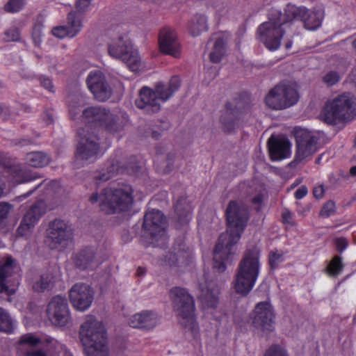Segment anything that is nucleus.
Listing matches in <instances>:
<instances>
[{"instance_id": "12", "label": "nucleus", "mask_w": 356, "mask_h": 356, "mask_svg": "<svg viewBox=\"0 0 356 356\" xmlns=\"http://www.w3.org/2000/svg\"><path fill=\"white\" fill-rule=\"evenodd\" d=\"M72 236L70 227L65 221L56 219L47 229L45 243L51 250L62 251L72 242Z\"/></svg>"}, {"instance_id": "3", "label": "nucleus", "mask_w": 356, "mask_h": 356, "mask_svg": "<svg viewBox=\"0 0 356 356\" xmlns=\"http://www.w3.org/2000/svg\"><path fill=\"white\" fill-rule=\"evenodd\" d=\"M261 250L257 246L246 249L240 261L234 287L236 293L247 295L254 287L261 269Z\"/></svg>"}, {"instance_id": "11", "label": "nucleus", "mask_w": 356, "mask_h": 356, "mask_svg": "<svg viewBox=\"0 0 356 356\" xmlns=\"http://www.w3.org/2000/svg\"><path fill=\"white\" fill-rule=\"evenodd\" d=\"M284 9L287 19H289L291 24L294 21L300 20L303 22L305 28L309 31L318 29L325 17L324 10L321 6L308 10L305 6H297L289 3Z\"/></svg>"}, {"instance_id": "42", "label": "nucleus", "mask_w": 356, "mask_h": 356, "mask_svg": "<svg viewBox=\"0 0 356 356\" xmlns=\"http://www.w3.org/2000/svg\"><path fill=\"white\" fill-rule=\"evenodd\" d=\"M25 4L24 0H9L4 6L8 13H17L21 10Z\"/></svg>"}, {"instance_id": "51", "label": "nucleus", "mask_w": 356, "mask_h": 356, "mask_svg": "<svg viewBox=\"0 0 356 356\" xmlns=\"http://www.w3.org/2000/svg\"><path fill=\"white\" fill-rule=\"evenodd\" d=\"M91 0H77L75 3L76 8L79 13H85L88 10Z\"/></svg>"}, {"instance_id": "20", "label": "nucleus", "mask_w": 356, "mask_h": 356, "mask_svg": "<svg viewBox=\"0 0 356 356\" xmlns=\"http://www.w3.org/2000/svg\"><path fill=\"white\" fill-rule=\"evenodd\" d=\"M81 117L87 122L98 124L109 131H116L115 118L112 113L104 108L91 106L84 109Z\"/></svg>"}, {"instance_id": "32", "label": "nucleus", "mask_w": 356, "mask_h": 356, "mask_svg": "<svg viewBox=\"0 0 356 356\" xmlns=\"http://www.w3.org/2000/svg\"><path fill=\"white\" fill-rule=\"evenodd\" d=\"M220 121L224 130L231 132L238 126V113L227 106L225 113L221 116Z\"/></svg>"}, {"instance_id": "57", "label": "nucleus", "mask_w": 356, "mask_h": 356, "mask_svg": "<svg viewBox=\"0 0 356 356\" xmlns=\"http://www.w3.org/2000/svg\"><path fill=\"white\" fill-rule=\"evenodd\" d=\"M41 85L49 92H53L54 86L49 78H42L40 81Z\"/></svg>"}, {"instance_id": "2", "label": "nucleus", "mask_w": 356, "mask_h": 356, "mask_svg": "<svg viewBox=\"0 0 356 356\" xmlns=\"http://www.w3.org/2000/svg\"><path fill=\"white\" fill-rule=\"evenodd\" d=\"M286 12L271 8L266 22L261 23L257 29L256 39L269 51L277 50L286 33V29L291 25L287 19Z\"/></svg>"}, {"instance_id": "58", "label": "nucleus", "mask_w": 356, "mask_h": 356, "mask_svg": "<svg viewBox=\"0 0 356 356\" xmlns=\"http://www.w3.org/2000/svg\"><path fill=\"white\" fill-rule=\"evenodd\" d=\"M248 198L254 204L259 205L262 201V195L261 193H257L252 197V195H249Z\"/></svg>"}, {"instance_id": "8", "label": "nucleus", "mask_w": 356, "mask_h": 356, "mask_svg": "<svg viewBox=\"0 0 356 356\" xmlns=\"http://www.w3.org/2000/svg\"><path fill=\"white\" fill-rule=\"evenodd\" d=\"M170 296L177 315L181 318V324L192 332L197 326L195 319V304L193 297L185 289L175 287L170 290Z\"/></svg>"}, {"instance_id": "24", "label": "nucleus", "mask_w": 356, "mask_h": 356, "mask_svg": "<svg viewBox=\"0 0 356 356\" xmlns=\"http://www.w3.org/2000/svg\"><path fill=\"white\" fill-rule=\"evenodd\" d=\"M198 298L204 308H214L218 302L220 289L213 281H205L199 285Z\"/></svg>"}, {"instance_id": "14", "label": "nucleus", "mask_w": 356, "mask_h": 356, "mask_svg": "<svg viewBox=\"0 0 356 356\" xmlns=\"http://www.w3.org/2000/svg\"><path fill=\"white\" fill-rule=\"evenodd\" d=\"M46 314L49 321L55 326L65 327L72 321L67 301L61 296H56L51 299Z\"/></svg>"}, {"instance_id": "53", "label": "nucleus", "mask_w": 356, "mask_h": 356, "mask_svg": "<svg viewBox=\"0 0 356 356\" xmlns=\"http://www.w3.org/2000/svg\"><path fill=\"white\" fill-rule=\"evenodd\" d=\"M335 244L337 249L340 252H342L343 250H345L348 247V241L345 238H337L335 240Z\"/></svg>"}, {"instance_id": "19", "label": "nucleus", "mask_w": 356, "mask_h": 356, "mask_svg": "<svg viewBox=\"0 0 356 356\" xmlns=\"http://www.w3.org/2000/svg\"><path fill=\"white\" fill-rule=\"evenodd\" d=\"M70 300L74 309L86 311L92 305L94 291L90 285L81 282L74 284L69 291Z\"/></svg>"}, {"instance_id": "36", "label": "nucleus", "mask_w": 356, "mask_h": 356, "mask_svg": "<svg viewBox=\"0 0 356 356\" xmlns=\"http://www.w3.org/2000/svg\"><path fill=\"white\" fill-rule=\"evenodd\" d=\"M54 285V277L50 273H44L35 278L32 287L35 291L43 292L50 289Z\"/></svg>"}, {"instance_id": "9", "label": "nucleus", "mask_w": 356, "mask_h": 356, "mask_svg": "<svg viewBox=\"0 0 356 356\" xmlns=\"http://www.w3.org/2000/svg\"><path fill=\"white\" fill-rule=\"evenodd\" d=\"M108 52L112 58L122 60L133 72L139 71L143 66L138 50L126 36H120L109 43Z\"/></svg>"}, {"instance_id": "45", "label": "nucleus", "mask_w": 356, "mask_h": 356, "mask_svg": "<svg viewBox=\"0 0 356 356\" xmlns=\"http://www.w3.org/2000/svg\"><path fill=\"white\" fill-rule=\"evenodd\" d=\"M284 261L283 253L276 251H272L269 254V264L272 268H275L279 263Z\"/></svg>"}, {"instance_id": "26", "label": "nucleus", "mask_w": 356, "mask_h": 356, "mask_svg": "<svg viewBox=\"0 0 356 356\" xmlns=\"http://www.w3.org/2000/svg\"><path fill=\"white\" fill-rule=\"evenodd\" d=\"M270 156L273 161H280L289 157L291 154V145L285 138L273 136L268 140Z\"/></svg>"}, {"instance_id": "29", "label": "nucleus", "mask_w": 356, "mask_h": 356, "mask_svg": "<svg viewBox=\"0 0 356 356\" xmlns=\"http://www.w3.org/2000/svg\"><path fill=\"white\" fill-rule=\"evenodd\" d=\"M137 165H131L129 166L126 168L129 173H136L137 172ZM125 169L122 167H120L118 161H111L109 163L107 167L106 172H102L96 178L102 181H106L108 180L110 178L113 177L114 175L118 173H122Z\"/></svg>"}, {"instance_id": "35", "label": "nucleus", "mask_w": 356, "mask_h": 356, "mask_svg": "<svg viewBox=\"0 0 356 356\" xmlns=\"http://www.w3.org/2000/svg\"><path fill=\"white\" fill-rule=\"evenodd\" d=\"M67 27L70 31L71 38L75 37L83 27L82 17L75 11H71L67 14Z\"/></svg>"}, {"instance_id": "39", "label": "nucleus", "mask_w": 356, "mask_h": 356, "mask_svg": "<svg viewBox=\"0 0 356 356\" xmlns=\"http://www.w3.org/2000/svg\"><path fill=\"white\" fill-rule=\"evenodd\" d=\"M21 26L13 24L3 32V40L6 42H19L21 40Z\"/></svg>"}, {"instance_id": "25", "label": "nucleus", "mask_w": 356, "mask_h": 356, "mask_svg": "<svg viewBox=\"0 0 356 356\" xmlns=\"http://www.w3.org/2000/svg\"><path fill=\"white\" fill-rule=\"evenodd\" d=\"M158 314L151 310H143L132 315L129 319V325L134 327L149 330L159 323Z\"/></svg>"}, {"instance_id": "27", "label": "nucleus", "mask_w": 356, "mask_h": 356, "mask_svg": "<svg viewBox=\"0 0 356 356\" xmlns=\"http://www.w3.org/2000/svg\"><path fill=\"white\" fill-rule=\"evenodd\" d=\"M72 260L74 264L81 270L94 269L99 264L95 250L90 248H84L76 253Z\"/></svg>"}, {"instance_id": "28", "label": "nucleus", "mask_w": 356, "mask_h": 356, "mask_svg": "<svg viewBox=\"0 0 356 356\" xmlns=\"http://www.w3.org/2000/svg\"><path fill=\"white\" fill-rule=\"evenodd\" d=\"M7 172L9 174V182L13 186L31 181L38 177L35 172L28 170L25 166L20 164L10 167Z\"/></svg>"}, {"instance_id": "64", "label": "nucleus", "mask_w": 356, "mask_h": 356, "mask_svg": "<svg viewBox=\"0 0 356 356\" xmlns=\"http://www.w3.org/2000/svg\"><path fill=\"white\" fill-rule=\"evenodd\" d=\"M285 46H286V49H290L291 47V46H292V41L289 40V42H287L286 43Z\"/></svg>"}, {"instance_id": "23", "label": "nucleus", "mask_w": 356, "mask_h": 356, "mask_svg": "<svg viewBox=\"0 0 356 356\" xmlns=\"http://www.w3.org/2000/svg\"><path fill=\"white\" fill-rule=\"evenodd\" d=\"M159 45L161 51L174 57H178L181 53V46L175 31L170 27L163 28L159 33Z\"/></svg>"}, {"instance_id": "31", "label": "nucleus", "mask_w": 356, "mask_h": 356, "mask_svg": "<svg viewBox=\"0 0 356 356\" xmlns=\"http://www.w3.org/2000/svg\"><path fill=\"white\" fill-rule=\"evenodd\" d=\"M213 42V49L210 53L209 58L213 63H219L225 54V42L221 34L215 35L211 39Z\"/></svg>"}, {"instance_id": "56", "label": "nucleus", "mask_w": 356, "mask_h": 356, "mask_svg": "<svg viewBox=\"0 0 356 356\" xmlns=\"http://www.w3.org/2000/svg\"><path fill=\"white\" fill-rule=\"evenodd\" d=\"M325 190L323 185H318L314 188L313 194L316 198L320 199L323 197Z\"/></svg>"}, {"instance_id": "21", "label": "nucleus", "mask_w": 356, "mask_h": 356, "mask_svg": "<svg viewBox=\"0 0 356 356\" xmlns=\"http://www.w3.org/2000/svg\"><path fill=\"white\" fill-rule=\"evenodd\" d=\"M46 207L43 201H38L31 205L24 213L23 218L17 228V234L20 236L28 235L38 222L40 217L45 213Z\"/></svg>"}, {"instance_id": "63", "label": "nucleus", "mask_w": 356, "mask_h": 356, "mask_svg": "<svg viewBox=\"0 0 356 356\" xmlns=\"http://www.w3.org/2000/svg\"><path fill=\"white\" fill-rule=\"evenodd\" d=\"M4 187H5V184L4 183L0 181V197L3 195V190H4Z\"/></svg>"}, {"instance_id": "55", "label": "nucleus", "mask_w": 356, "mask_h": 356, "mask_svg": "<svg viewBox=\"0 0 356 356\" xmlns=\"http://www.w3.org/2000/svg\"><path fill=\"white\" fill-rule=\"evenodd\" d=\"M307 192H308L307 188L305 186H301L295 192V197L297 200H300V199L303 198L307 194Z\"/></svg>"}, {"instance_id": "4", "label": "nucleus", "mask_w": 356, "mask_h": 356, "mask_svg": "<svg viewBox=\"0 0 356 356\" xmlns=\"http://www.w3.org/2000/svg\"><path fill=\"white\" fill-rule=\"evenodd\" d=\"M90 201L92 204L98 203L100 209L106 213L124 211L133 203V189L126 184H112L103 189L100 194H92Z\"/></svg>"}, {"instance_id": "59", "label": "nucleus", "mask_w": 356, "mask_h": 356, "mask_svg": "<svg viewBox=\"0 0 356 356\" xmlns=\"http://www.w3.org/2000/svg\"><path fill=\"white\" fill-rule=\"evenodd\" d=\"M49 187V189H51L54 191H57V189L59 188L60 184L58 181H51L47 184Z\"/></svg>"}, {"instance_id": "41", "label": "nucleus", "mask_w": 356, "mask_h": 356, "mask_svg": "<svg viewBox=\"0 0 356 356\" xmlns=\"http://www.w3.org/2000/svg\"><path fill=\"white\" fill-rule=\"evenodd\" d=\"M83 106V99L82 97H76L72 98L69 104V111L72 118H75L76 115L79 113Z\"/></svg>"}, {"instance_id": "62", "label": "nucleus", "mask_w": 356, "mask_h": 356, "mask_svg": "<svg viewBox=\"0 0 356 356\" xmlns=\"http://www.w3.org/2000/svg\"><path fill=\"white\" fill-rule=\"evenodd\" d=\"M350 174L353 176H356V165L355 166H353L350 169Z\"/></svg>"}, {"instance_id": "1", "label": "nucleus", "mask_w": 356, "mask_h": 356, "mask_svg": "<svg viewBox=\"0 0 356 356\" xmlns=\"http://www.w3.org/2000/svg\"><path fill=\"white\" fill-rule=\"evenodd\" d=\"M225 214L228 228L219 236L213 250V267L219 272L226 269L225 262L234 254V246L240 240L248 219L247 207L241 201H231Z\"/></svg>"}, {"instance_id": "48", "label": "nucleus", "mask_w": 356, "mask_h": 356, "mask_svg": "<svg viewBox=\"0 0 356 356\" xmlns=\"http://www.w3.org/2000/svg\"><path fill=\"white\" fill-rule=\"evenodd\" d=\"M339 79V74L333 71L329 72L323 76V81L329 86L334 85Z\"/></svg>"}, {"instance_id": "50", "label": "nucleus", "mask_w": 356, "mask_h": 356, "mask_svg": "<svg viewBox=\"0 0 356 356\" xmlns=\"http://www.w3.org/2000/svg\"><path fill=\"white\" fill-rule=\"evenodd\" d=\"M11 208L12 207L10 204L6 202L0 203V225L8 217Z\"/></svg>"}, {"instance_id": "7", "label": "nucleus", "mask_w": 356, "mask_h": 356, "mask_svg": "<svg viewBox=\"0 0 356 356\" xmlns=\"http://www.w3.org/2000/svg\"><path fill=\"white\" fill-rule=\"evenodd\" d=\"M356 102L350 93H343L328 102L323 108V115L327 123L350 120L355 115Z\"/></svg>"}, {"instance_id": "43", "label": "nucleus", "mask_w": 356, "mask_h": 356, "mask_svg": "<svg viewBox=\"0 0 356 356\" xmlns=\"http://www.w3.org/2000/svg\"><path fill=\"white\" fill-rule=\"evenodd\" d=\"M335 212V203L332 200H329L326 202L322 207L319 213V216L323 218H328L330 216L334 214Z\"/></svg>"}, {"instance_id": "22", "label": "nucleus", "mask_w": 356, "mask_h": 356, "mask_svg": "<svg viewBox=\"0 0 356 356\" xmlns=\"http://www.w3.org/2000/svg\"><path fill=\"white\" fill-rule=\"evenodd\" d=\"M87 85L95 99L103 102L111 95V89L106 83L105 77L100 71L90 72L87 78Z\"/></svg>"}, {"instance_id": "60", "label": "nucleus", "mask_w": 356, "mask_h": 356, "mask_svg": "<svg viewBox=\"0 0 356 356\" xmlns=\"http://www.w3.org/2000/svg\"><path fill=\"white\" fill-rule=\"evenodd\" d=\"M348 79L351 83H353L356 86V67L353 70L348 76Z\"/></svg>"}, {"instance_id": "18", "label": "nucleus", "mask_w": 356, "mask_h": 356, "mask_svg": "<svg viewBox=\"0 0 356 356\" xmlns=\"http://www.w3.org/2000/svg\"><path fill=\"white\" fill-rule=\"evenodd\" d=\"M18 270L11 257H6L5 261H0V293L7 296L13 295L17 291L19 281L17 277L9 279L14 272Z\"/></svg>"}, {"instance_id": "6", "label": "nucleus", "mask_w": 356, "mask_h": 356, "mask_svg": "<svg viewBox=\"0 0 356 356\" xmlns=\"http://www.w3.org/2000/svg\"><path fill=\"white\" fill-rule=\"evenodd\" d=\"M179 86L178 76L172 77L167 83H158L154 88L144 86L139 91L136 105L146 113H156L161 110V104L170 99Z\"/></svg>"}, {"instance_id": "47", "label": "nucleus", "mask_w": 356, "mask_h": 356, "mask_svg": "<svg viewBox=\"0 0 356 356\" xmlns=\"http://www.w3.org/2000/svg\"><path fill=\"white\" fill-rule=\"evenodd\" d=\"M51 33L54 36L60 39L65 37L71 38L70 31L66 25L54 27L51 30Z\"/></svg>"}, {"instance_id": "52", "label": "nucleus", "mask_w": 356, "mask_h": 356, "mask_svg": "<svg viewBox=\"0 0 356 356\" xmlns=\"http://www.w3.org/2000/svg\"><path fill=\"white\" fill-rule=\"evenodd\" d=\"M282 218L284 223L293 225V213L287 209H284L282 211Z\"/></svg>"}, {"instance_id": "13", "label": "nucleus", "mask_w": 356, "mask_h": 356, "mask_svg": "<svg viewBox=\"0 0 356 356\" xmlns=\"http://www.w3.org/2000/svg\"><path fill=\"white\" fill-rule=\"evenodd\" d=\"M79 142L77 146V156L86 161H93L103 154L101 150L99 138L88 127L79 130Z\"/></svg>"}, {"instance_id": "46", "label": "nucleus", "mask_w": 356, "mask_h": 356, "mask_svg": "<svg viewBox=\"0 0 356 356\" xmlns=\"http://www.w3.org/2000/svg\"><path fill=\"white\" fill-rule=\"evenodd\" d=\"M42 24H35L33 28L32 38L35 45H40L42 42Z\"/></svg>"}, {"instance_id": "34", "label": "nucleus", "mask_w": 356, "mask_h": 356, "mask_svg": "<svg viewBox=\"0 0 356 356\" xmlns=\"http://www.w3.org/2000/svg\"><path fill=\"white\" fill-rule=\"evenodd\" d=\"M175 211L180 220L187 222L191 218L192 207L186 198L181 197L175 204Z\"/></svg>"}, {"instance_id": "5", "label": "nucleus", "mask_w": 356, "mask_h": 356, "mask_svg": "<svg viewBox=\"0 0 356 356\" xmlns=\"http://www.w3.org/2000/svg\"><path fill=\"white\" fill-rule=\"evenodd\" d=\"M79 338L86 356H108L107 335L104 325L94 316H88L81 325Z\"/></svg>"}, {"instance_id": "54", "label": "nucleus", "mask_w": 356, "mask_h": 356, "mask_svg": "<svg viewBox=\"0 0 356 356\" xmlns=\"http://www.w3.org/2000/svg\"><path fill=\"white\" fill-rule=\"evenodd\" d=\"M183 253L178 252L177 254H170L168 260H165V262L170 266H172L176 264L177 262L179 261L180 257L182 256Z\"/></svg>"}, {"instance_id": "10", "label": "nucleus", "mask_w": 356, "mask_h": 356, "mask_svg": "<svg viewBox=\"0 0 356 356\" xmlns=\"http://www.w3.org/2000/svg\"><path fill=\"white\" fill-rule=\"evenodd\" d=\"M299 99V93L295 85L281 83L272 88L265 98L268 107L282 110L295 105Z\"/></svg>"}, {"instance_id": "17", "label": "nucleus", "mask_w": 356, "mask_h": 356, "mask_svg": "<svg viewBox=\"0 0 356 356\" xmlns=\"http://www.w3.org/2000/svg\"><path fill=\"white\" fill-rule=\"evenodd\" d=\"M274 309L268 301L257 303L252 313L254 326L263 332H270L274 329Z\"/></svg>"}, {"instance_id": "44", "label": "nucleus", "mask_w": 356, "mask_h": 356, "mask_svg": "<svg viewBox=\"0 0 356 356\" xmlns=\"http://www.w3.org/2000/svg\"><path fill=\"white\" fill-rule=\"evenodd\" d=\"M40 342L39 338L36 337L32 334H26L23 335L20 340L19 343L22 346H28L30 347H34Z\"/></svg>"}, {"instance_id": "16", "label": "nucleus", "mask_w": 356, "mask_h": 356, "mask_svg": "<svg viewBox=\"0 0 356 356\" xmlns=\"http://www.w3.org/2000/svg\"><path fill=\"white\" fill-rule=\"evenodd\" d=\"M296 138L295 161L302 162L307 160L318 151V137L316 134L303 129L296 133Z\"/></svg>"}, {"instance_id": "30", "label": "nucleus", "mask_w": 356, "mask_h": 356, "mask_svg": "<svg viewBox=\"0 0 356 356\" xmlns=\"http://www.w3.org/2000/svg\"><path fill=\"white\" fill-rule=\"evenodd\" d=\"M49 343V348L55 350L58 353V356H72L71 353L67 351L65 346L54 339H47ZM25 356H46L44 352L40 350H26L24 353Z\"/></svg>"}, {"instance_id": "61", "label": "nucleus", "mask_w": 356, "mask_h": 356, "mask_svg": "<svg viewBox=\"0 0 356 356\" xmlns=\"http://www.w3.org/2000/svg\"><path fill=\"white\" fill-rule=\"evenodd\" d=\"M36 188H37V187L34 188V189H33V190H31V191H29L27 193H26V194H24V195H22V196L19 197V199H21L22 197H23V198H26V197H29V195H30L33 192V191L36 189Z\"/></svg>"}, {"instance_id": "37", "label": "nucleus", "mask_w": 356, "mask_h": 356, "mask_svg": "<svg viewBox=\"0 0 356 356\" xmlns=\"http://www.w3.org/2000/svg\"><path fill=\"white\" fill-rule=\"evenodd\" d=\"M26 163L34 168H42L49 162V157L43 152H35L29 153L26 156Z\"/></svg>"}, {"instance_id": "38", "label": "nucleus", "mask_w": 356, "mask_h": 356, "mask_svg": "<svg viewBox=\"0 0 356 356\" xmlns=\"http://www.w3.org/2000/svg\"><path fill=\"white\" fill-rule=\"evenodd\" d=\"M15 329V322L2 308L0 307V331L12 333Z\"/></svg>"}, {"instance_id": "40", "label": "nucleus", "mask_w": 356, "mask_h": 356, "mask_svg": "<svg viewBox=\"0 0 356 356\" xmlns=\"http://www.w3.org/2000/svg\"><path fill=\"white\" fill-rule=\"evenodd\" d=\"M343 268V265L341 261V258L336 255L327 265L326 271L330 276L337 277L341 273Z\"/></svg>"}, {"instance_id": "49", "label": "nucleus", "mask_w": 356, "mask_h": 356, "mask_svg": "<svg viewBox=\"0 0 356 356\" xmlns=\"http://www.w3.org/2000/svg\"><path fill=\"white\" fill-rule=\"evenodd\" d=\"M265 356H287L285 350L278 346H272L266 351Z\"/></svg>"}, {"instance_id": "15", "label": "nucleus", "mask_w": 356, "mask_h": 356, "mask_svg": "<svg viewBox=\"0 0 356 356\" xmlns=\"http://www.w3.org/2000/svg\"><path fill=\"white\" fill-rule=\"evenodd\" d=\"M143 227L149 232L153 243L156 245H164L168 237L165 233V219L159 210L147 211L144 217Z\"/></svg>"}, {"instance_id": "33", "label": "nucleus", "mask_w": 356, "mask_h": 356, "mask_svg": "<svg viewBox=\"0 0 356 356\" xmlns=\"http://www.w3.org/2000/svg\"><path fill=\"white\" fill-rule=\"evenodd\" d=\"M207 29V19L203 15L194 16L188 24V31L193 36L199 35Z\"/></svg>"}]
</instances>
